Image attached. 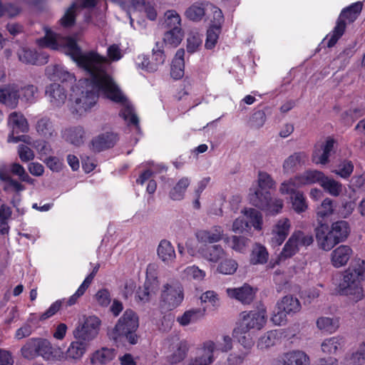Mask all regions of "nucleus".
Here are the masks:
<instances>
[{
  "label": "nucleus",
  "instance_id": "1",
  "mask_svg": "<svg viewBox=\"0 0 365 365\" xmlns=\"http://www.w3.org/2000/svg\"><path fill=\"white\" fill-rule=\"evenodd\" d=\"M41 47L53 50L63 49L66 53L82 68L88 77L81 79L75 87H72L71 100L73 110L78 114L89 110L97 101L99 93L111 101L122 106L120 115L128 125L138 126L137 117L132 105L121 93L112 78L105 71L108 60L94 51L83 53L75 40L63 37L51 31H46V36L37 40Z\"/></svg>",
  "mask_w": 365,
  "mask_h": 365
},
{
  "label": "nucleus",
  "instance_id": "2",
  "mask_svg": "<svg viewBox=\"0 0 365 365\" xmlns=\"http://www.w3.org/2000/svg\"><path fill=\"white\" fill-rule=\"evenodd\" d=\"M364 277L365 261L359 259L344 272L337 287L339 294L346 296L354 302L362 299L364 295L361 282Z\"/></svg>",
  "mask_w": 365,
  "mask_h": 365
},
{
  "label": "nucleus",
  "instance_id": "3",
  "mask_svg": "<svg viewBox=\"0 0 365 365\" xmlns=\"http://www.w3.org/2000/svg\"><path fill=\"white\" fill-rule=\"evenodd\" d=\"M350 231L349 224L345 220L334 222L330 227L326 224H321L315 229L318 246L324 251H329L335 245L344 242Z\"/></svg>",
  "mask_w": 365,
  "mask_h": 365
},
{
  "label": "nucleus",
  "instance_id": "4",
  "mask_svg": "<svg viewBox=\"0 0 365 365\" xmlns=\"http://www.w3.org/2000/svg\"><path fill=\"white\" fill-rule=\"evenodd\" d=\"M362 5L360 2L353 4L350 6L344 9L340 14L335 27L332 32L330 34V37L328 40V47L334 46L339 38L344 34L346 24L354 21L361 12Z\"/></svg>",
  "mask_w": 365,
  "mask_h": 365
},
{
  "label": "nucleus",
  "instance_id": "5",
  "mask_svg": "<svg viewBox=\"0 0 365 365\" xmlns=\"http://www.w3.org/2000/svg\"><path fill=\"white\" fill-rule=\"evenodd\" d=\"M184 294L182 286L177 283L163 285L159 308L163 314L170 312L178 307L183 301Z\"/></svg>",
  "mask_w": 365,
  "mask_h": 365
},
{
  "label": "nucleus",
  "instance_id": "6",
  "mask_svg": "<svg viewBox=\"0 0 365 365\" xmlns=\"http://www.w3.org/2000/svg\"><path fill=\"white\" fill-rule=\"evenodd\" d=\"M314 242L313 235L301 230L292 232L287 242L284 244L279 258L280 260L290 258L296 255L302 247H307Z\"/></svg>",
  "mask_w": 365,
  "mask_h": 365
},
{
  "label": "nucleus",
  "instance_id": "7",
  "mask_svg": "<svg viewBox=\"0 0 365 365\" xmlns=\"http://www.w3.org/2000/svg\"><path fill=\"white\" fill-rule=\"evenodd\" d=\"M139 321H118L115 327L108 331L109 338L115 343L126 339L130 344L138 342V336L135 334Z\"/></svg>",
  "mask_w": 365,
  "mask_h": 365
},
{
  "label": "nucleus",
  "instance_id": "8",
  "mask_svg": "<svg viewBox=\"0 0 365 365\" xmlns=\"http://www.w3.org/2000/svg\"><path fill=\"white\" fill-rule=\"evenodd\" d=\"M266 322L267 321H240L233 330L232 336L245 349H250L255 344L250 332L253 329L260 330Z\"/></svg>",
  "mask_w": 365,
  "mask_h": 365
},
{
  "label": "nucleus",
  "instance_id": "9",
  "mask_svg": "<svg viewBox=\"0 0 365 365\" xmlns=\"http://www.w3.org/2000/svg\"><path fill=\"white\" fill-rule=\"evenodd\" d=\"M101 321H83L73 331L74 337L87 345L98 334Z\"/></svg>",
  "mask_w": 365,
  "mask_h": 365
},
{
  "label": "nucleus",
  "instance_id": "10",
  "mask_svg": "<svg viewBox=\"0 0 365 365\" xmlns=\"http://www.w3.org/2000/svg\"><path fill=\"white\" fill-rule=\"evenodd\" d=\"M301 309L299 300L292 296H285L277 304V316L279 319L292 317Z\"/></svg>",
  "mask_w": 365,
  "mask_h": 365
},
{
  "label": "nucleus",
  "instance_id": "11",
  "mask_svg": "<svg viewBox=\"0 0 365 365\" xmlns=\"http://www.w3.org/2000/svg\"><path fill=\"white\" fill-rule=\"evenodd\" d=\"M46 96L54 108L61 107L67 100V91L64 85L51 83L46 88Z\"/></svg>",
  "mask_w": 365,
  "mask_h": 365
},
{
  "label": "nucleus",
  "instance_id": "12",
  "mask_svg": "<svg viewBox=\"0 0 365 365\" xmlns=\"http://www.w3.org/2000/svg\"><path fill=\"white\" fill-rule=\"evenodd\" d=\"M224 230L220 225H214L207 229L196 232L195 237L198 242L205 244L217 243L224 239Z\"/></svg>",
  "mask_w": 365,
  "mask_h": 365
},
{
  "label": "nucleus",
  "instance_id": "13",
  "mask_svg": "<svg viewBox=\"0 0 365 365\" xmlns=\"http://www.w3.org/2000/svg\"><path fill=\"white\" fill-rule=\"evenodd\" d=\"M20 86L16 84H9L0 87V103L11 108H15L20 98Z\"/></svg>",
  "mask_w": 365,
  "mask_h": 365
},
{
  "label": "nucleus",
  "instance_id": "14",
  "mask_svg": "<svg viewBox=\"0 0 365 365\" xmlns=\"http://www.w3.org/2000/svg\"><path fill=\"white\" fill-rule=\"evenodd\" d=\"M38 356L46 361H61L63 358V351L61 348L53 346L48 340L40 338Z\"/></svg>",
  "mask_w": 365,
  "mask_h": 365
},
{
  "label": "nucleus",
  "instance_id": "15",
  "mask_svg": "<svg viewBox=\"0 0 365 365\" xmlns=\"http://www.w3.org/2000/svg\"><path fill=\"white\" fill-rule=\"evenodd\" d=\"M227 296L240 302L243 304H250L255 299L256 290L247 284L237 288H227Z\"/></svg>",
  "mask_w": 365,
  "mask_h": 365
},
{
  "label": "nucleus",
  "instance_id": "16",
  "mask_svg": "<svg viewBox=\"0 0 365 365\" xmlns=\"http://www.w3.org/2000/svg\"><path fill=\"white\" fill-rule=\"evenodd\" d=\"M291 228V222L288 218H281L273 225L272 230V242L274 245H280L287 238Z\"/></svg>",
  "mask_w": 365,
  "mask_h": 365
},
{
  "label": "nucleus",
  "instance_id": "17",
  "mask_svg": "<svg viewBox=\"0 0 365 365\" xmlns=\"http://www.w3.org/2000/svg\"><path fill=\"white\" fill-rule=\"evenodd\" d=\"M117 140L118 136L113 132L101 133L93 138L91 149L95 152H101L113 147Z\"/></svg>",
  "mask_w": 365,
  "mask_h": 365
},
{
  "label": "nucleus",
  "instance_id": "18",
  "mask_svg": "<svg viewBox=\"0 0 365 365\" xmlns=\"http://www.w3.org/2000/svg\"><path fill=\"white\" fill-rule=\"evenodd\" d=\"M96 5V0H80L79 3H73L65 12L64 15L60 19L61 25L63 27H70L73 26L76 20V13L77 8L81 6L83 8L93 7Z\"/></svg>",
  "mask_w": 365,
  "mask_h": 365
},
{
  "label": "nucleus",
  "instance_id": "19",
  "mask_svg": "<svg viewBox=\"0 0 365 365\" xmlns=\"http://www.w3.org/2000/svg\"><path fill=\"white\" fill-rule=\"evenodd\" d=\"M335 141L328 138L319 148L314 150L312 155L313 161L316 164L326 165L329 163V158L334 150Z\"/></svg>",
  "mask_w": 365,
  "mask_h": 365
},
{
  "label": "nucleus",
  "instance_id": "20",
  "mask_svg": "<svg viewBox=\"0 0 365 365\" xmlns=\"http://www.w3.org/2000/svg\"><path fill=\"white\" fill-rule=\"evenodd\" d=\"M309 356L300 350H294L283 354L277 365H309Z\"/></svg>",
  "mask_w": 365,
  "mask_h": 365
},
{
  "label": "nucleus",
  "instance_id": "21",
  "mask_svg": "<svg viewBox=\"0 0 365 365\" xmlns=\"http://www.w3.org/2000/svg\"><path fill=\"white\" fill-rule=\"evenodd\" d=\"M19 59L29 64H44L48 62V56L44 53H38L30 48L23 47L18 51Z\"/></svg>",
  "mask_w": 365,
  "mask_h": 365
},
{
  "label": "nucleus",
  "instance_id": "22",
  "mask_svg": "<svg viewBox=\"0 0 365 365\" xmlns=\"http://www.w3.org/2000/svg\"><path fill=\"white\" fill-rule=\"evenodd\" d=\"M157 255L165 265H171L176 259V253L172 243L162 240L157 247Z\"/></svg>",
  "mask_w": 365,
  "mask_h": 365
},
{
  "label": "nucleus",
  "instance_id": "23",
  "mask_svg": "<svg viewBox=\"0 0 365 365\" xmlns=\"http://www.w3.org/2000/svg\"><path fill=\"white\" fill-rule=\"evenodd\" d=\"M198 253L204 259L212 263L218 262L226 255L224 249L219 245H204L199 248Z\"/></svg>",
  "mask_w": 365,
  "mask_h": 365
},
{
  "label": "nucleus",
  "instance_id": "24",
  "mask_svg": "<svg viewBox=\"0 0 365 365\" xmlns=\"http://www.w3.org/2000/svg\"><path fill=\"white\" fill-rule=\"evenodd\" d=\"M353 254L351 248L347 245H340L331 253V264L339 268L347 264Z\"/></svg>",
  "mask_w": 365,
  "mask_h": 365
},
{
  "label": "nucleus",
  "instance_id": "25",
  "mask_svg": "<svg viewBox=\"0 0 365 365\" xmlns=\"http://www.w3.org/2000/svg\"><path fill=\"white\" fill-rule=\"evenodd\" d=\"M35 129L38 135L46 139H50L56 135L53 123L48 116L40 117L36 123Z\"/></svg>",
  "mask_w": 365,
  "mask_h": 365
},
{
  "label": "nucleus",
  "instance_id": "26",
  "mask_svg": "<svg viewBox=\"0 0 365 365\" xmlns=\"http://www.w3.org/2000/svg\"><path fill=\"white\" fill-rule=\"evenodd\" d=\"M271 194L268 190H263L257 187H251L249 192L250 203L259 209L267 206V202L270 200Z\"/></svg>",
  "mask_w": 365,
  "mask_h": 365
},
{
  "label": "nucleus",
  "instance_id": "27",
  "mask_svg": "<svg viewBox=\"0 0 365 365\" xmlns=\"http://www.w3.org/2000/svg\"><path fill=\"white\" fill-rule=\"evenodd\" d=\"M215 344L212 341L203 343L202 354L191 361L190 365H210L214 361Z\"/></svg>",
  "mask_w": 365,
  "mask_h": 365
},
{
  "label": "nucleus",
  "instance_id": "28",
  "mask_svg": "<svg viewBox=\"0 0 365 365\" xmlns=\"http://www.w3.org/2000/svg\"><path fill=\"white\" fill-rule=\"evenodd\" d=\"M307 160V156L304 152L294 153L286 158L283 163V171L284 173H291Z\"/></svg>",
  "mask_w": 365,
  "mask_h": 365
},
{
  "label": "nucleus",
  "instance_id": "29",
  "mask_svg": "<svg viewBox=\"0 0 365 365\" xmlns=\"http://www.w3.org/2000/svg\"><path fill=\"white\" fill-rule=\"evenodd\" d=\"M8 125L12 129L11 133H14L15 130L26 133L29 130V125L24 115L19 112H12L8 118Z\"/></svg>",
  "mask_w": 365,
  "mask_h": 365
},
{
  "label": "nucleus",
  "instance_id": "30",
  "mask_svg": "<svg viewBox=\"0 0 365 365\" xmlns=\"http://www.w3.org/2000/svg\"><path fill=\"white\" fill-rule=\"evenodd\" d=\"M184 56L185 51L183 49H178L173 60L170 73L171 76L175 79H180L184 75Z\"/></svg>",
  "mask_w": 365,
  "mask_h": 365
},
{
  "label": "nucleus",
  "instance_id": "31",
  "mask_svg": "<svg viewBox=\"0 0 365 365\" xmlns=\"http://www.w3.org/2000/svg\"><path fill=\"white\" fill-rule=\"evenodd\" d=\"M191 183V178L189 177H182L178 180L175 186L170 191V197L174 200H180L183 199L187 187Z\"/></svg>",
  "mask_w": 365,
  "mask_h": 365
},
{
  "label": "nucleus",
  "instance_id": "32",
  "mask_svg": "<svg viewBox=\"0 0 365 365\" xmlns=\"http://www.w3.org/2000/svg\"><path fill=\"white\" fill-rule=\"evenodd\" d=\"M85 131L81 126L67 128L63 132L66 141L75 145H80L83 142Z\"/></svg>",
  "mask_w": 365,
  "mask_h": 365
},
{
  "label": "nucleus",
  "instance_id": "33",
  "mask_svg": "<svg viewBox=\"0 0 365 365\" xmlns=\"http://www.w3.org/2000/svg\"><path fill=\"white\" fill-rule=\"evenodd\" d=\"M324 176L323 173L318 170H307L303 173L297 175V180L299 181L300 186L310 185L313 183H321L322 178Z\"/></svg>",
  "mask_w": 365,
  "mask_h": 365
},
{
  "label": "nucleus",
  "instance_id": "34",
  "mask_svg": "<svg viewBox=\"0 0 365 365\" xmlns=\"http://www.w3.org/2000/svg\"><path fill=\"white\" fill-rule=\"evenodd\" d=\"M39 339L31 338L21 347V353L24 358L31 360L38 357Z\"/></svg>",
  "mask_w": 365,
  "mask_h": 365
},
{
  "label": "nucleus",
  "instance_id": "35",
  "mask_svg": "<svg viewBox=\"0 0 365 365\" xmlns=\"http://www.w3.org/2000/svg\"><path fill=\"white\" fill-rule=\"evenodd\" d=\"M86 343L78 340L71 342L66 352V358L73 360L81 359L86 352Z\"/></svg>",
  "mask_w": 365,
  "mask_h": 365
},
{
  "label": "nucleus",
  "instance_id": "36",
  "mask_svg": "<svg viewBox=\"0 0 365 365\" xmlns=\"http://www.w3.org/2000/svg\"><path fill=\"white\" fill-rule=\"evenodd\" d=\"M115 357L113 349L102 348L96 351L91 359L92 364H106L112 361Z\"/></svg>",
  "mask_w": 365,
  "mask_h": 365
},
{
  "label": "nucleus",
  "instance_id": "37",
  "mask_svg": "<svg viewBox=\"0 0 365 365\" xmlns=\"http://www.w3.org/2000/svg\"><path fill=\"white\" fill-rule=\"evenodd\" d=\"M320 185L332 196L337 197L342 192L343 186L339 182L326 177L324 175L322 178Z\"/></svg>",
  "mask_w": 365,
  "mask_h": 365
},
{
  "label": "nucleus",
  "instance_id": "38",
  "mask_svg": "<svg viewBox=\"0 0 365 365\" xmlns=\"http://www.w3.org/2000/svg\"><path fill=\"white\" fill-rule=\"evenodd\" d=\"M155 264H150L148 266L146 271V280L143 286L153 294H155L159 287L158 278L155 275Z\"/></svg>",
  "mask_w": 365,
  "mask_h": 365
},
{
  "label": "nucleus",
  "instance_id": "39",
  "mask_svg": "<svg viewBox=\"0 0 365 365\" xmlns=\"http://www.w3.org/2000/svg\"><path fill=\"white\" fill-rule=\"evenodd\" d=\"M182 279L191 281H202L205 277V271L195 265L188 266L180 274Z\"/></svg>",
  "mask_w": 365,
  "mask_h": 365
},
{
  "label": "nucleus",
  "instance_id": "40",
  "mask_svg": "<svg viewBox=\"0 0 365 365\" xmlns=\"http://www.w3.org/2000/svg\"><path fill=\"white\" fill-rule=\"evenodd\" d=\"M225 242L235 251L244 252L248 247L250 240L242 236L233 235L225 238Z\"/></svg>",
  "mask_w": 365,
  "mask_h": 365
},
{
  "label": "nucleus",
  "instance_id": "41",
  "mask_svg": "<svg viewBox=\"0 0 365 365\" xmlns=\"http://www.w3.org/2000/svg\"><path fill=\"white\" fill-rule=\"evenodd\" d=\"M165 61V55L162 49V44L157 42L155 46L153 48L152 59L149 66V71H157L158 66L163 65Z\"/></svg>",
  "mask_w": 365,
  "mask_h": 365
},
{
  "label": "nucleus",
  "instance_id": "42",
  "mask_svg": "<svg viewBox=\"0 0 365 365\" xmlns=\"http://www.w3.org/2000/svg\"><path fill=\"white\" fill-rule=\"evenodd\" d=\"M183 34L181 28L171 29L168 31L163 37V41L165 44H168L171 46H178L181 41L182 40Z\"/></svg>",
  "mask_w": 365,
  "mask_h": 365
},
{
  "label": "nucleus",
  "instance_id": "43",
  "mask_svg": "<svg viewBox=\"0 0 365 365\" xmlns=\"http://www.w3.org/2000/svg\"><path fill=\"white\" fill-rule=\"evenodd\" d=\"M242 213L249 220V224L250 223L255 229L262 230V215L259 211L254 208H249L242 210Z\"/></svg>",
  "mask_w": 365,
  "mask_h": 365
},
{
  "label": "nucleus",
  "instance_id": "44",
  "mask_svg": "<svg viewBox=\"0 0 365 365\" xmlns=\"http://www.w3.org/2000/svg\"><path fill=\"white\" fill-rule=\"evenodd\" d=\"M267 259L268 252L266 248L260 245H255L251 254V263L253 264H264Z\"/></svg>",
  "mask_w": 365,
  "mask_h": 365
},
{
  "label": "nucleus",
  "instance_id": "45",
  "mask_svg": "<svg viewBox=\"0 0 365 365\" xmlns=\"http://www.w3.org/2000/svg\"><path fill=\"white\" fill-rule=\"evenodd\" d=\"M346 365H365V342L360 344L358 350L346 357Z\"/></svg>",
  "mask_w": 365,
  "mask_h": 365
},
{
  "label": "nucleus",
  "instance_id": "46",
  "mask_svg": "<svg viewBox=\"0 0 365 365\" xmlns=\"http://www.w3.org/2000/svg\"><path fill=\"white\" fill-rule=\"evenodd\" d=\"M257 182V185L255 187L263 190L269 191V190L274 189L276 187V182L271 175L266 172H259Z\"/></svg>",
  "mask_w": 365,
  "mask_h": 365
},
{
  "label": "nucleus",
  "instance_id": "47",
  "mask_svg": "<svg viewBox=\"0 0 365 365\" xmlns=\"http://www.w3.org/2000/svg\"><path fill=\"white\" fill-rule=\"evenodd\" d=\"M186 17L193 21H199L205 14V9L202 4H194L185 13Z\"/></svg>",
  "mask_w": 365,
  "mask_h": 365
},
{
  "label": "nucleus",
  "instance_id": "48",
  "mask_svg": "<svg viewBox=\"0 0 365 365\" xmlns=\"http://www.w3.org/2000/svg\"><path fill=\"white\" fill-rule=\"evenodd\" d=\"M341 346V339L337 336L326 339L322 344V350L324 353L333 354Z\"/></svg>",
  "mask_w": 365,
  "mask_h": 365
},
{
  "label": "nucleus",
  "instance_id": "49",
  "mask_svg": "<svg viewBox=\"0 0 365 365\" xmlns=\"http://www.w3.org/2000/svg\"><path fill=\"white\" fill-rule=\"evenodd\" d=\"M187 351V343L186 341H181L177 350L168 356V361L172 364L179 363L185 358Z\"/></svg>",
  "mask_w": 365,
  "mask_h": 365
},
{
  "label": "nucleus",
  "instance_id": "50",
  "mask_svg": "<svg viewBox=\"0 0 365 365\" xmlns=\"http://www.w3.org/2000/svg\"><path fill=\"white\" fill-rule=\"evenodd\" d=\"M266 317V309L263 305L250 312H242L240 314L241 319H264Z\"/></svg>",
  "mask_w": 365,
  "mask_h": 365
},
{
  "label": "nucleus",
  "instance_id": "51",
  "mask_svg": "<svg viewBox=\"0 0 365 365\" xmlns=\"http://www.w3.org/2000/svg\"><path fill=\"white\" fill-rule=\"evenodd\" d=\"M334 210L333 200L326 198L322 201L321 205L317 207V215L319 218L324 219L333 214Z\"/></svg>",
  "mask_w": 365,
  "mask_h": 365
},
{
  "label": "nucleus",
  "instance_id": "52",
  "mask_svg": "<svg viewBox=\"0 0 365 365\" xmlns=\"http://www.w3.org/2000/svg\"><path fill=\"white\" fill-rule=\"evenodd\" d=\"M301 187L299 181L297 180V176L291 178L287 181L283 182L279 187V192L282 195H294L297 191V189Z\"/></svg>",
  "mask_w": 365,
  "mask_h": 365
},
{
  "label": "nucleus",
  "instance_id": "53",
  "mask_svg": "<svg viewBox=\"0 0 365 365\" xmlns=\"http://www.w3.org/2000/svg\"><path fill=\"white\" fill-rule=\"evenodd\" d=\"M238 264L233 259H226L222 261L218 267L217 271L223 274H233L237 269Z\"/></svg>",
  "mask_w": 365,
  "mask_h": 365
},
{
  "label": "nucleus",
  "instance_id": "54",
  "mask_svg": "<svg viewBox=\"0 0 365 365\" xmlns=\"http://www.w3.org/2000/svg\"><path fill=\"white\" fill-rule=\"evenodd\" d=\"M220 32V25L212 26L207 32L205 47L208 49L212 48L216 44Z\"/></svg>",
  "mask_w": 365,
  "mask_h": 365
},
{
  "label": "nucleus",
  "instance_id": "55",
  "mask_svg": "<svg viewBox=\"0 0 365 365\" xmlns=\"http://www.w3.org/2000/svg\"><path fill=\"white\" fill-rule=\"evenodd\" d=\"M354 170V165L349 160H344L340 163L333 173L343 178H349Z\"/></svg>",
  "mask_w": 365,
  "mask_h": 365
},
{
  "label": "nucleus",
  "instance_id": "56",
  "mask_svg": "<svg viewBox=\"0 0 365 365\" xmlns=\"http://www.w3.org/2000/svg\"><path fill=\"white\" fill-rule=\"evenodd\" d=\"M292 208L297 213L304 212L307 208L305 198L303 194L300 192H297L292 197Z\"/></svg>",
  "mask_w": 365,
  "mask_h": 365
},
{
  "label": "nucleus",
  "instance_id": "57",
  "mask_svg": "<svg viewBox=\"0 0 365 365\" xmlns=\"http://www.w3.org/2000/svg\"><path fill=\"white\" fill-rule=\"evenodd\" d=\"M283 205L282 200L278 198L272 199V197H270V200L267 202V206L262 210L266 211L269 215H274L282 211Z\"/></svg>",
  "mask_w": 365,
  "mask_h": 365
},
{
  "label": "nucleus",
  "instance_id": "58",
  "mask_svg": "<svg viewBox=\"0 0 365 365\" xmlns=\"http://www.w3.org/2000/svg\"><path fill=\"white\" fill-rule=\"evenodd\" d=\"M53 72L55 76L63 83H69L72 84L76 81L75 76L61 66H54Z\"/></svg>",
  "mask_w": 365,
  "mask_h": 365
},
{
  "label": "nucleus",
  "instance_id": "59",
  "mask_svg": "<svg viewBox=\"0 0 365 365\" xmlns=\"http://www.w3.org/2000/svg\"><path fill=\"white\" fill-rule=\"evenodd\" d=\"M266 121V115L263 110H257L251 115L249 120L250 126L252 128H262Z\"/></svg>",
  "mask_w": 365,
  "mask_h": 365
},
{
  "label": "nucleus",
  "instance_id": "60",
  "mask_svg": "<svg viewBox=\"0 0 365 365\" xmlns=\"http://www.w3.org/2000/svg\"><path fill=\"white\" fill-rule=\"evenodd\" d=\"M165 24L170 29L180 28L181 19L179 14L173 10L168 11L165 14Z\"/></svg>",
  "mask_w": 365,
  "mask_h": 365
},
{
  "label": "nucleus",
  "instance_id": "61",
  "mask_svg": "<svg viewBox=\"0 0 365 365\" xmlns=\"http://www.w3.org/2000/svg\"><path fill=\"white\" fill-rule=\"evenodd\" d=\"M97 304L103 307H107L111 302V295L108 289H101L94 296Z\"/></svg>",
  "mask_w": 365,
  "mask_h": 365
},
{
  "label": "nucleus",
  "instance_id": "62",
  "mask_svg": "<svg viewBox=\"0 0 365 365\" xmlns=\"http://www.w3.org/2000/svg\"><path fill=\"white\" fill-rule=\"evenodd\" d=\"M317 327L327 333L332 334L339 327V321H316Z\"/></svg>",
  "mask_w": 365,
  "mask_h": 365
},
{
  "label": "nucleus",
  "instance_id": "63",
  "mask_svg": "<svg viewBox=\"0 0 365 365\" xmlns=\"http://www.w3.org/2000/svg\"><path fill=\"white\" fill-rule=\"evenodd\" d=\"M202 43V38L198 34H190L187 38V51L195 52Z\"/></svg>",
  "mask_w": 365,
  "mask_h": 365
},
{
  "label": "nucleus",
  "instance_id": "64",
  "mask_svg": "<svg viewBox=\"0 0 365 365\" xmlns=\"http://www.w3.org/2000/svg\"><path fill=\"white\" fill-rule=\"evenodd\" d=\"M250 230V225L248 221L245 220L244 217L237 218L232 224V230L235 233H244Z\"/></svg>",
  "mask_w": 365,
  "mask_h": 365
}]
</instances>
